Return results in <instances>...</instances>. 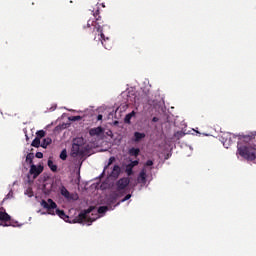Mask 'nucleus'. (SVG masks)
I'll return each mask as SVG.
<instances>
[{"mask_svg":"<svg viewBox=\"0 0 256 256\" xmlns=\"http://www.w3.org/2000/svg\"><path fill=\"white\" fill-rule=\"evenodd\" d=\"M90 223H93V221H95V218H89Z\"/></svg>","mask_w":256,"mask_h":256,"instance_id":"obj_36","label":"nucleus"},{"mask_svg":"<svg viewBox=\"0 0 256 256\" xmlns=\"http://www.w3.org/2000/svg\"><path fill=\"white\" fill-rule=\"evenodd\" d=\"M109 211V208L107 206H100L97 210V212L101 215L103 213H107Z\"/></svg>","mask_w":256,"mask_h":256,"instance_id":"obj_22","label":"nucleus"},{"mask_svg":"<svg viewBox=\"0 0 256 256\" xmlns=\"http://www.w3.org/2000/svg\"><path fill=\"white\" fill-rule=\"evenodd\" d=\"M104 133L105 129H103L101 126L89 130L90 137H99V135H103Z\"/></svg>","mask_w":256,"mask_h":256,"instance_id":"obj_10","label":"nucleus"},{"mask_svg":"<svg viewBox=\"0 0 256 256\" xmlns=\"http://www.w3.org/2000/svg\"><path fill=\"white\" fill-rule=\"evenodd\" d=\"M81 116H72L71 118H70V121H81Z\"/></svg>","mask_w":256,"mask_h":256,"instance_id":"obj_31","label":"nucleus"},{"mask_svg":"<svg viewBox=\"0 0 256 256\" xmlns=\"http://www.w3.org/2000/svg\"><path fill=\"white\" fill-rule=\"evenodd\" d=\"M130 167H132V169H133V167H137V165H139V160H134V161H131V163L130 164H128Z\"/></svg>","mask_w":256,"mask_h":256,"instance_id":"obj_29","label":"nucleus"},{"mask_svg":"<svg viewBox=\"0 0 256 256\" xmlns=\"http://www.w3.org/2000/svg\"><path fill=\"white\" fill-rule=\"evenodd\" d=\"M51 143H53V140L51 138H44L40 147H42L43 149H47V147H49V145H51Z\"/></svg>","mask_w":256,"mask_h":256,"instance_id":"obj_16","label":"nucleus"},{"mask_svg":"<svg viewBox=\"0 0 256 256\" xmlns=\"http://www.w3.org/2000/svg\"><path fill=\"white\" fill-rule=\"evenodd\" d=\"M125 172L127 173L128 177H131V175H133V168L128 164Z\"/></svg>","mask_w":256,"mask_h":256,"instance_id":"obj_24","label":"nucleus"},{"mask_svg":"<svg viewBox=\"0 0 256 256\" xmlns=\"http://www.w3.org/2000/svg\"><path fill=\"white\" fill-rule=\"evenodd\" d=\"M25 195H28V197H33V189L28 188V189L25 191Z\"/></svg>","mask_w":256,"mask_h":256,"instance_id":"obj_30","label":"nucleus"},{"mask_svg":"<svg viewBox=\"0 0 256 256\" xmlns=\"http://www.w3.org/2000/svg\"><path fill=\"white\" fill-rule=\"evenodd\" d=\"M48 167L50 171H52L53 173H57V165L53 162V160H48Z\"/></svg>","mask_w":256,"mask_h":256,"instance_id":"obj_17","label":"nucleus"},{"mask_svg":"<svg viewBox=\"0 0 256 256\" xmlns=\"http://www.w3.org/2000/svg\"><path fill=\"white\" fill-rule=\"evenodd\" d=\"M110 175L111 177H114V179H117L119 175H121V167H119V165H114Z\"/></svg>","mask_w":256,"mask_h":256,"instance_id":"obj_14","label":"nucleus"},{"mask_svg":"<svg viewBox=\"0 0 256 256\" xmlns=\"http://www.w3.org/2000/svg\"><path fill=\"white\" fill-rule=\"evenodd\" d=\"M129 183H131V180L127 177L120 178L116 182V192L123 193V196L127 195V187H129Z\"/></svg>","mask_w":256,"mask_h":256,"instance_id":"obj_4","label":"nucleus"},{"mask_svg":"<svg viewBox=\"0 0 256 256\" xmlns=\"http://www.w3.org/2000/svg\"><path fill=\"white\" fill-rule=\"evenodd\" d=\"M252 133H256V132H252Z\"/></svg>","mask_w":256,"mask_h":256,"instance_id":"obj_39","label":"nucleus"},{"mask_svg":"<svg viewBox=\"0 0 256 256\" xmlns=\"http://www.w3.org/2000/svg\"><path fill=\"white\" fill-rule=\"evenodd\" d=\"M0 227H9L11 224H8V221H11V216L7 212L0 211Z\"/></svg>","mask_w":256,"mask_h":256,"instance_id":"obj_9","label":"nucleus"},{"mask_svg":"<svg viewBox=\"0 0 256 256\" xmlns=\"http://www.w3.org/2000/svg\"><path fill=\"white\" fill-rule=\"evenodd\" d=\"M36 137H38V139H43V137H45V130H39L36 132Z\"/></svg>","mask_w":256,"mask_h":256,"instance_id":"obj_25","label":"nucleus"},{"mask_svg":"<svg viewBox=\"0 0 256 256\" xmlns=\"http://www.w3.org/2000/svg\"><path fill=\"white\" fill-rule=\"evenodd\" d=\"M97 121H103V115L99 114V115L97 116Z\"/></svg>","mask_w":256,"mask_h":256,"instance_id":"obj_34","label":"nucleus"},{"mask_svg":"<svg viewBox=\"0 0 256 256\" xmlns=\"http://www.w3.org/2000/svg\"><path fill=\"white\" fill-rule=\"evenodd\" d=\"M85 151H83V146L79 145L77 143L72 144V149H71V156L72 157H81Z\"/></svg>","mask_w":256,"mask_h":256,"instance_id":"obj_6","label":"nucleus"},{"mask_svg":"<svg viewBox=\"0 0 256 256\" xmlns=\"http://www.w3.org/2000/svg\"><path fill=\"white\" fill-rule=\"evenodd\" d=\"M113 163H115V156H111V157L109 158L108 164H107V166L105 167V169H107V167H110V165H113Z\"/></svg>","mask_w":256,"mask_h":256,"instance_id":"obj_28","label":"nucleus"},{"mask_svg":"<svg viewBox=\"0 0 256 256\" xmlns=\"http://www.w3.org/2000/svg\"><path fill=\"white\" fill-rule=\"evenodd\" d=\"M0 211L5 212V208L1 207V208H0Z\"/></svg>","mask_w":256,"mask_h":256,"instance_id":"obj_37","label":"nucleus"},{"mask_svg":"<svg viewBox=\"0 0 256 256\" xmlns=\"http://www.w3.org/2000/svg\"><path fill=\"white\" fill-rule=\"evenodd\" d=\"M93 209H95V208L94 207H90L87 210H84L83 212H81L76 217L77 223H83L84 221H86L87 220V216L89 215V213H93Z\"/></svg>","mask_w":256,"mask_h":256,"instance_id":"obj_7","label":"nucleus"},{"mask_svg":"<svg viewBox=\"0 0 256 256\" xmlns=\"http://www.w3.org/2000/svg\"><path fill=\"white\" fill-rule=\"evenodd\" d=\"M119 197H123V193H119L115 190V192H113L112 194H110L108 201L109 203H117V199H119Z\"/></svg>","mask_w":256,"mask_h":256,"instance_id":"obj_11","label":"nucleus"},{"mask_svg":"<svg viewBox=\"0 0 256 256\" xmlns=\"http://www.w3.org/2000/svg\"><path fill=\"white\" fill-rule=\"evenodd\" d=\"M131 199V194H127L120 202H118L116 205H121V203H125V201H129Z\"/></svg>","mask_w":256,"mask_h":256,"instance_id":"obj_27","label":"nucleus"},{"mask_svg":"<svg viewBox=\"0 0 256 256\" xmlns=\"http://www.w3.org/2000/svg\"><path fill=\"white\" fill-rule=\"evenodd\" d=\"M60 193L62 197H65V199H73V195H71V192H69L65 186H61Z\"/></svg>","mask_w":256,"mask_h":256,"instance_id":"obj_13","label":"nucleus"},{"mask_svg":"<svg viewBox=\"0 0 256 256\" xmlns=\"http://www.w3.org/2000/svg\"><path fill=\"white\" fill-rule=\"evenodd\" d=\"M174 137H175L176 139H181V138L185 137V132H183V131H178V132H176V133L174 134Z\"/></svg>","mask_w":256,"mask_h":256,"instance_id":"obj_23","label":"nucleus"},{"mask_svg":"<svg viewBox=\"0 0 256 256\" xmlns=\"http://www.w3.org/2000/svg\"><path fill=\"white\" fill-rule=\"evenodd\" d=\"M221 139H222L223 146L226 149H229V147H231V145L235 143V139H237V136L235 134L227 132L222 135Z\"/></svg>","mask_w":256,"mask_h":256,"instance_id":"obj_5","label":"nucleus"},{"mask_svg":"<svg viewBox=\"0 0 256 256\" xmlns=\"http://www.w3.org/2000/svg\"><path fill=\"white\" fill-rule=\"evenodd\" d=\"M40 205L43 209H47L48 215H58L63 221H69V216L65 214L64 210L57 209V203L53 199L42 200Z\"/></svg>","mask_w":256,"mask_h":256,"instance_id":"obj_3","label":"nucleus"},{"mask_svg":"<svg viewBox=\"0 0 256 256\" xmlns=\"http://www.w3.org/2000/svg\"><path fill=\"white\" fill-rule=\"evenodd\" d=\"M32 147H36L37 149H39V147H41V139H39V137H36L32 143H31Z\"/></svg>","mask_w":256,"mask_h":256,"instance_id":"obj_20","label":"nucleus"},{"mask_svg":"<svg viewBox=\"0 0 256 256\" xmlns=\"http://www.w3.org/2000/svg\"><path fill=\"white\" fill-rule=\"evenodd\" d=\"M137 180L138 183H141L142 185H145L147 183V172L145 171V169L141 170Z\"/></svg>","mask_w":256,"mask_h":256,"instance_id":"obj_12","label":"nucleus"},{"mask_svg":"<svg viewBox=\"0 0 256 256\" xmlns=\"http://www.w3.org/2000/svg\"><path fill=\"white\" fill-rule=\"evenodd\" d=\"M135 117V111H132L131 113L127 114L124 118V123H131V119Z\"/></svg>","mask_w":256,"mask_h":256,"instance_id":"obj_19","label":"nucleus"},{"mask_svg":"<svg viewBox=\"0 0 256 256\" xmlns=\"http://www.w3.org/2000/svg\"><path fill=\"white\" fill-rule=\"evenodd\" d=\"M145 167H153V160H148V161L145 163Z\"/></svg>","mask_w":256,"mask_h":256,"instance_id":"obj_32","label":"nucleus"},{"mask_svg":"<svg viewBox=\"0 0 256 256\" xmlns=\"http://www.w3.org/2000/svg\"><path fill=\"white\" fill-rule=\"evenodd\" d=\"M33 159H35V154L29 153L26 156V162L29 163L30 165L33 164Z\"/></svg>","mask_w":256,"mask_h":256,"instance_id":"obj_21","label":"nucleus"},{"mask_svg":"<svg viewBox=\"0 0 256 256\" xmlns=\"http://www.w3.org/2000/svg\"><path fill=\"white\" fill-rule=\"evenodd\" d=\"M5 199H7V198H4L3 202H5Z\"/></svg>","mask_w":256,"mask_h":256,"instance_id":"obj_38","label":"nucleus"},{"mask_svg":"<svg viewBox=\"0 0 256 256\" xmlns=\"http://www.w3.org/2000/svg\"><path fill=\"white\" fill-rule=\"evenodd\" d=\"M152 121H153V123H157V121H159V118L153 117V118H152Z\"/></svg>","mask_w":256,"mask_h":256,"instance_id":"obj_35","label":"nucleus"},{"mask_svg":"<svg viewBox=\"0 0 256 256\" xmlns=\"http://www.w3.org/2000/svg\"><path fill=\"white\" fill-rule=\"evenodd\" d=\"M29 173L30 175H33L34 179H37V177L43 173V166L37 167L35 164H32Z\"/></svg>","mask_w":256,"mask_h":256,"instance_id":"obj_8","label":"nucleus"},{"mask_svg":"<svg viewBox=\"0 0 256 256\" xmlns=\"http://www.w3.org/2000/svg\"><path fill=\"white\" fill-rule=\"evenodd\" d=\"M255 137L256 133L238 137L237 154L246 161H255L256 159Z\"/></svg>","mask_w":256,"mask_h":256,"instance_id":"obj_2","label":"nucleus"},{"mask_svg":"<svg viewBox=\"0 0 256 256\" xmlns=\"http://www.w3.org/2000/svg\"><path fill=\"white\" fill-rule=\"evenodd\" d=\"M60 159H62V161L67 160V150H62V152L60 153Z\"/></svg>","mask_w":256,"mask_h":256,"instance_id":"obj_26","label":"nucleus"},{"mask_svg":"<svg viewBox=\"0 0 256 256\" xmlns=\"http://www.w3.org/2000/svg\"><path fill=\"white\" fill-rule=\"evenodd\" d=\"M136 143H139L141 139H145V133L135 132L134 133Z\"/></svg>","mask_w":256,"mask_h":256,"instance_id":"obj_18","label":"nucleus"},{"mask_svg":"<svg viewBox=\"0 0 256 256\" xmlns=\"http://www.w3.org/2000/svg\"><path fill=\"white\" fill-rule=\"evenodd\" d=\"M93 17V19H89L87 21L86 26H83L85 33L88 35H94V41H101L103 47L111 49V46H107L109 38H105V34H103V21L99 16V9L93 12Z\"/></svg>","mask_w":256,"mask_h":256,"instance_id":"obj_1","label":"nucleus"},{"mask_svg":"<svg viewBox=\"0 0 256 256\" xmlns=\"http://www.w3.org/2000/svg\"><path fill=\"white\" fill-rule=\"evenodd\" d=\"M139 153H141V150L139 148H130L128 151V154L130 157H139Z\"/></svg>","mask_w":256,"mask_h":256,"instance_id":"obj_15","label":"nucleus"},{"mask_svg":"<svg viewBox=\"0 0 256 256\" xmlns=\"http://www.w3.org/2000/svg\"><path fill=\"white\" fill-rule=\"evenodd\" d=\"M35 156L37 159H43V152H37Z\"/></svg>","mask_w":256,"mask_h":256,"instance_id":"obj_33","label":"nucleus"}]
</instances>
